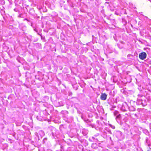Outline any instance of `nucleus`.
Masks as SVG:
<instances>
[{"mask_svg":"<svg viewBox=\"0 0 151 151\" xmlns=\"http://www.w3.org/2000/svg\"><path fill=\"white\" fill-rule=\"evenodd\" d=\"M128 106L127 104L125 102L122 104V106L121 107V110L123 111H126L127 109H128Z\"/></svg>","mask_w":151,"mask_h":151,"instance_id":"20e7f679","label":"nucleus"},{"mask_svg":"<svg viewBox=\"0 0 151 151\" xmlns=\"http://www.w3.org/2000/svg\"><path fill=\"white\" fill-rule=\"evenodd\" d=\"M134 115L135 116H137V114H135Z\"/></svg>","mask_w":151,"mask_h":151,"instance_id":"c756f323","label":"nucleus"},{"mask_svg":"<svg viewBox=\"0 0 151 151\" xmlns=\"http://www.w3.org/2000/svg\"><path fill=\"white\" fill-rule=\"evenodd\" d=\"M70 148L69 147H67L66 143L65 144H62L60 146L61 151H68V149Z\"/></svg>","mask_w":151,"mask_h":151,"instance_id":"7ed1b4c3","label":"nucleus"},{"mask_svg":"<svg viewBox=\"0 0 151 151\" xmlns=\"http://www.w3.org/2000/svg\"><path fill=\"white\" fill-rule=\"evenodd\" d=\"M36 44L39 45V44L38 43H37Z\"/></svg>","mask_w":151,"mask_h":151,"instance_id":"72a5a7b5","label":"nucleus"},{"mask_svg":"<svg viewBox=\"0 0 151 151\" xmlns=\"http://www.w3.org/2000/svg\"><path fill=\"white\" fill-rule=\"evenodd\" d=\"M67 144L71 146L72 145L73 143L71 140L69 139L68 140Z\"/></svg>","mask_w":151,"mask_h":151,"instance_id":"f8f14e48","label":"nucleus"},{"mask_svg":"<svg viewBox=\"0 0 151 151\" xmlns=\"http://www.w3.org/2000/svg\"><path fill=\"white\" fill-rule=\"evenodd\" d=\"M95 137H96V136H94V137H90L89 139V141L91 142H96L97 139L95 138Z\"/></svg>","mask_w":151,"mask_h":151,"instance_id":"0eeeda50","label":"nucleus"},{"mask_svg":"<svg viewBox=\"0 0 151 151\" xmlns=\"http://www.w3.org/2000/svg\"><path fill=\"white\" fill-rule=\"evenodd\" d=\"M88 131L85 129H83L82 130V134L84 135H86L88 133Z\"/></svg>","mask_w":151,"mask_h":151,"instance_id":"6e6552de","label":"nucleus"},{"mask_svg":"<svg viewBox=\"0 0 151 151\" xmlns=\"http://www.w3.org/2000/svg\"><path fill=\"white\" fill-rule=\"evenodd\" d=\"M22 14H19V17H22Z\"/></svg>","mask_w":151,"mask_h":151,"instance_id":"5701e85b","label":"nucleus"},{"mask_svg":"<svg viewBox=\"0 0 151 151\" xmlns=\"http://www.w3.org/2000/svg\"><path fill=\"white\" fill-rule=\"evenodd\" d=\"M120 42L122 44H124V42L123 41H121Z\"/></svg>","mask_w":151,"mask_h":151,"instance_id":"a878e982","label":"nucleus"},{"mask_svg":"<svg viewBox=\"0 0 151 151\" xmlns=\"http://www.w3.org/2000/svg\"><path fill=\"white\" fill-rule=\"evenodd\" d=\"M109 132L110 134H111V132L110 130H109Z\"/></svg>","mask_w":151,"mask_h":151,"instance_id":"c85d7f7f","label":"nucleus"},{"mask_svg":"<svg viewBox=\"0 0 151 151\" xmlns=\"http://www.w3.org/2000/svg\"><path fill=\"white\" fill-rule=\"evenodd\" d=\"M128 109H129V110L131 111H133L135 110V108L134 106H128Z\"/></svg>","mask_w":151,"mask_h":151,"instance_id":"1a4fd4ad","label":"nucleus"},{"mask_svg":"<svg viewBox=\"0 0 151 151\" xmlns=\"http://www.w3.org/2000/svg\"><path fill=\"white\" fill-rule=\"evenodd\" d=\"M49 129L51 132L52 136L54 138L58 137V135L59 134V131L54 127L50 126L48 127Z\"/></svg>","mask_w":151,"mask_h":151,"instance_id":"f257e3e1","label":"nucleus"},{"mask_svg":"<svg viewBox=\"0 0 151 151\" xmlns=\"http://www.w3.org/2000/svg\"><path fill=\"white\" fill-rule=\"evenodd\" d=\"M130 56H132V55L130 54H129L127 55V57H130Z\"/></svg>","mask_w":151,"mask_h":151,"instance_id":"412c9836","label":"nucleus"},{"mask_svg":"<svg viewBox=\"0 0 151 151\" xmlns=\"http://www.w3.org/2000/svg\"><path fill=\"white\" fill-rule=\"evenodd\" d=\"M114 114L115 116H116L119 114V112L118 111H115L114 112Z\"/></svg>","mask_w":151,"mask_h":151,"instance_id":"ddd939ff","label":"nucleus"},{"mask_svg":"<svg viewBox=\"0 0 151 151\" xmlns=\"http://www.w3.org/2000/svg\"><path fill=\"white\" fill-rule=\"evenodd\" d=\"M4 1V3H5L4 1Z\"/></svg>","mask_w":151,"mask_h":151,"instance_id":"f704fd0d","label":"nucleus"},{"mask_svg":"<svg viewBox=\"0 0 151 151\" xmlns=\"http://www.w3.org/2000/svg\"><path fill=\"white\" fill-rule=\"evenodd\" d=\"M37 33L38 35H40L41 36V34L40 32H37Z\"/></svg>","mask_w":151,"mask_h":151,"instance_id":"a211bd4d","label":"nucleus"},{"mask_svg":"<svg viewBox=\"0 0 151 151\" xmlns=\"http://www.w3.org/2000/svg\"><path fill=\"white\" fill-rule=\"evenodd\" d=\"M147 55L146 52H143L140 53L139 55V58L141 60H144L146 58Z\"/></svg>","mask_w":151,"mask_h":151,"instance_id":"39448f33","label":"nucleus"},{"mask_svg":"<svg viewBox=\"0 0 151 151\" xmlns=\"http://www.w3.org/2000/svg\"><path fill=\"white\" fill-rule=\"evenodd\" d=\"M47 139L46 138H44L43 140V141L45 143V142L47 140Z\"/></svg>","mask_w":151,"mask_h":151,"instance_id":"dca6fc26","label":"nucleus"},{"mask_svg":"<svg viewBox=\"0 0 151 151\" xmlns=\"http://www.w3.org/2000/svg\"><path fill=\"white\" fill-rule=\"evenodd\" d=\"M107 95L105 93H102L101 97L100 99L101 100H105L107 98Z\"/></svg>","mask_w":151,"mask_h":151,"instance_id":"423d86ee","label":"nucleus"},{"mask_svg":"<svg viewBox=\"0 0 151 151\" xmlns=\"http://www.w3.org/2000/svg\"><path fill=\"white\" fill-rule=\"evenodd\" d=\"M15 134H16V133L15 132H14L12 134V136L14 137L15 138Z\"/></svg>","mask_w":151,"mask_h":151,"instance_id":"f3484780","label":"nucleus"},{"mask_svg":"<svg viewBox=\"0 0 151 151\" xmlns=\"http://www.w3.org/2000/svg\"><path fill=\"white\" fill-rule=\"evenodd\" d=\"M118 45V46H119V47L120 48H123V46H121V47H119V45Z\"/></svg>","mask_w":151,"mask_h":151,"instance_id":"4be33fe9","label":"nucleus"},{"mask_svg":"<svg viewBox=\"0 0 151 151\" xmlns=\"http://www.w3.org/2000/svg\"><path fill=\"white\" fill-rule=\"evenodd\" d=\"M34 30L37 33L38 32V31L37 29H34Z\"/></svg>","mask_w":151,"mask_h":151,"instance_id":"6ab92c4d","label":"nucleus"},{"mask_svg":"<svg viewBox=\"0 0 151 151\" xmlns=\"http://www.w3.org/2000/svg\"><path fill=\"white\" fill-rule=\"evenodd\" d=\"M137 103L139 105L142 104V100L141 99H138L137 100Z\"/></svg>","mask_w":151,"mask_h":151,"instance_id":"9b49d317","label":"nucleus"},{"mask_svg":"<svg viewBox=\"0 0 151 151\" xmlns=\"http://www.w3.org/2000/svg\"><path fill=\"white\" fill-rule=\"evenodd\" d=\"M37 134H38V133H35V134H36V135L37 134Z\"/></svg>","mask_w":151,"mask_h":151,"instance_id":"2f4dec72","label":"nucleus"},{"mask_svg":"<svg viewBox=\"0 0 151 151\" xmlns=\"http://www.w3.org/2000/svg\"><path fill=\"white\" fill-rule=\"evenodd\" d=\"M109 126L110 127L112 128L113 129H114L115 128V127L113 125H112L111 124H109Z\"/></svg>","mask_w":151,"mask_h":151,"instance_id":"4468645a","label":"nucleus"},{"mask_svg":"<svg viewBox=\"0 0 151 151\" xmlns=\"http://www.w3.org/2000/svg\"><path fill=\"white\" fill-rule=\"evenodd\" d=\"M121 117V115L119 114L117 115L116 116V118H120Z\"/></svg>","mask_w":151,"mask_h":151,"instance_id":"2eb2a0df","label":"nucleus"},{"mask_svg":"<svg viewBox=\"0 0 151 151\" xmlns=\"http://www.w3.org/2000/svg\"><path fill=\"white\" fill-rule=\"evenodd\" d=\"M38 133L41 137H43L45 135L44 132L42 130L39 131L38 132Z\"/></svg>","mask_w":151,"mask_h":151,"instance_id":"9d476101","label":"nucleus"},{"mask_svg":"<svg viewBox=\"0 0 151 151\" xmlns=\"http://www.w3.org/2000/svg\"><path fill=\"white\" fill-rule=\"evenodd\" d=\"M18 9L16 8H15L14 9V11L16 12H17L18 11Z\"/></svg>","mask_w":151,"mask_h":151,"instance_id":"aec40b11","label":"nucleus"},{"mask_svg":"<svg viewBox=\"0 0 151 151\" xmlns=\"http://www.w3.org/2000/svg\"><path fill=\"white\" fill-rule=\"evenodd\" d=\"M24 20H27V21L28 22H29V20L26 19V18H25Z\"/></svg>","mask_w":151,"mask_h":151,"instance_id":"b1692460","label":"nucleus"},{"mask_svg":"<svg viewBox=\"0 0 151 151\" xmlns=\"http://www.w3.org/2000/svg\"><path fill=\"white\" fill-rule=\"evenodd\" d=\"M114 50V49L113 48H112V50H111V52H110V53H111V52H112Z\"/></svg>","mask_w":151,"mask_h":151,"instance_id":"cd10ccee","label":"nucleus"},{"mask_svg":"<svg viewBox=\"0 0 151 151\" xmlns=\"http://www.w3.org/2000/svg\"><path fill=\"white\" fill-rule=\"evenodd\" d=\"M110 109V110L112 111V110H113V108H111Z\"/></svg>","mask_w":151,"mask_h":151,"instance_id":"bb28decb","label":"nucleus"},{"mask_svg":"<svg viewBox=\"0 0 151 151\" xmlns=\"http://www.w3.org/2000/svg\"><path fill=\"white\" fill-rule=\"evenodd\" d=\"M74 98H75V99H77V98L76 97H74Z\"/></svg>","mask_w":151,"mask_h":151,"instance_id":"7c9ffc66","label":"nucleus"},{"mask_svg":"<svg viewBox=\"0 0 151 151\" xmlns=\"http://www.w3.org/2000/svg\"><path fill=\"white\" fill-rule=\"evenodd\" d=\"M115 107H116L115 106H114V107H113V108H115Z\"/></svg>","mask_w":151,"mask_h":151,"instance_id":"473e14b6","label":"nucleus"},{"mask_svg":"<svg viewBox=\"0 0 151 151\" xmlns=\"http://www.w3.org/2000/svg\"><path fill=\"white\" fill-rule=\"evenodd\" d=\"M114 134L116 137L118 139H121L123 138L122 133L120 131H115Z\"/></svg>","mask_w":151,"mask_h":151,"instance_id":"f03ea898","label":"nucleus"},{"mask_svg":"<svg viewBox=\"0 0 151 151\" xmlns=\"http://www.w3.org/2000/svg\"><path fill=\"white\" fill-rule=\"evenodd\" d=\"M126 115H127V114H125Z\"/></svg>","mask_w":151,"mask_h":151,"instance_id":"c9c22d12","label":"nucleus"},{"mask_svg":"<svg viewBox=\"0 0 151 151\" xmlns=\"http://www.w3.org/2000/svg\"><path fill=\"white\" fill-rule=\"evenodd\" d=\"M69 95H70H70H72V92H70V93H69Z\"/></svg>","mask_w":151,"mask_h":151,"instance_id":"393cba45","label":"nucleus"}]
</instances>
